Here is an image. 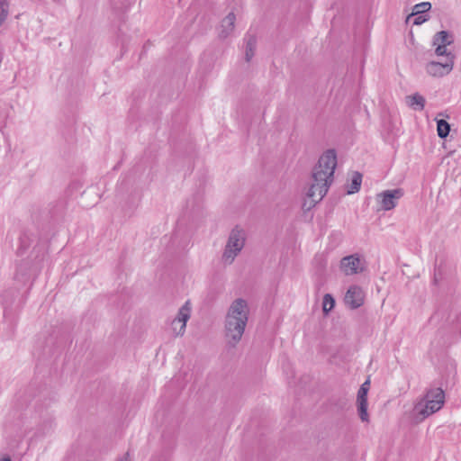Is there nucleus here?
I'll return each mask as SVG.
<instances>
[{
  "instance_id": "18",
  "label": "nucleus",
  "mask_w": 461,
  "mask_h": 461,
  "mask_svg": "<svg viewBox=\"0 0 461 461\" xmlns=\"http://www.w3.org/2000/svg\"><path fill=\"white\" fill-rule=\"evenodd\" d=\"M437 131L440 139H446L450 132V124L444 119L438 120Z\"/></svg>"
},
{
  "instance_id": "20",
  "label": "nucleus",
  "mask_w": 461,
  "mask_h": 461,
  "mask_svg": "<svg viewBox=\"0 0 461 461\" xmlns=\"http://www.w3.org/2000/svg\"><path fill=\"white\" fill-rule=\"evenodd\" d=\"M431 9V4L429 2H422L413 6L412 15H418L419 14H428L427 13Z\"/></svg>"
},
{
  "instance_id": "16",
  "label": "nucleus",
  "mask_w": 461,
  "mask_h": 461,
  "mask_svg": "<svg viewBox=\"0 0 461 461\" xmlns=\"http://www.w3.org/2000/svg\"><path fill=\"white\" fill-rule=\"evenodd\" d=\"M357 413H358L360 420L363 422H368L369 415L367 412V406H368L367 400H357Z\"/></svg>"
},
{
  "instance_id": "9",
  "label": "nucleus",
  "mask_w": 461,
  "mask_h": 461,
  "mask_svg": "<svg viewBox=\"0 0 461 461\" xmlns=\"http://www.w3.org/2000/svg\"><path fill=\"white\" fill-rule=\"evenodd\" d=\"M453 67V60H446L444 63L430 61L426 65V72L432 77H444L452 71Z\"/></svg>"
},
{
  "instance_id": "1",
  "label": "nucleus",
  "mask_w": 461,
  "mask_h": 461,
  "mask_svg": "<svg viewBox=\"0 0 461 461\" xmlns=\"http://www.w3.org/2000/svg\"><path fill=\"white\" fill-rule=\"evenodd\" d=\"M249 320V307L246 300L235 299L225 318V335L228 344L234 348L240 342Z\"/></svg>"
},
{
  "instance_id": "6",
  "label": "nucleus",
  "mask_w": 461,
  "mask_h": 461,
  "mask_svg": "<svg viewBox=\"0 0 461 461\" xmlns=\"http://www.w3.org/2000/svg\"><path fill=\"white\" fill-rule=\"evenodd\" d=\"M189 302L179 309L177 316L172 321V329L176 336H182L185 333L186 322L190 318L191 307Z\"/></svg>"
},
{
  "instance_id": "29",
  "label": "nucleus",
  "mask_w": 461,
  "mask_h": 461,
  "mask_svg": "<svg viewBox=\"0 0 461 461\" xmlns=\"http://www.w3.org/2000/svg\"><path fill=\"white\" fill-rule=\"evenodd\" d=\"M0 461H11V458L10 457H5V458H2Z\"/></svg>"
},
{
  "instance_id": "7",
  "label": "nucleus",
  "mask_w": 461,
  "mask_h": 461,
  "mask_svg": "<svg viewBox=\"0 0 461 461\" xmlns=\"http://www.w3.org/2000/svg\"><path fill=\"white\" fill-rule=\"evenodd\" d=\"M344 301L350 309H357L364 304L365 293L360 286L351 285L345 294Z\"/></svg>"
},
{
  "instance_id": "14",
  "label": "nucleus",
  "mask_w": 461,
  "mask_h": 461,
  "mask_svg": "<svg viewBox=\"0 0 461 461\" xmlns=\"http://www.w3.org/2000/svg\"><path fill=\"white\" fill-rule=\"evenodd\" d=\"M362 183V174L358 171H355L352 175L351 184L347 190L348 194L357 193L360 190Z\"/></svg>"
},
{
  "instance_id": "25",
  "label": "nucleus",
  "mask_w": 461,
  "mask_h": 461,
  "mask_svg": "<svg viewBox=\"0 0 461 461\" xmlns=\"http://www.w3.org/2000/svg\"><path fill=\"white\" fill-rule=\"evenodd\" d=\"M314 263L320 271L324 270L327 264L326 259L322 256L315 257Z\"/></svg>"
},
{
  "instance_id": "24",
  "label": "nucleus",
  "mask_w": 461,
  "mask_h": 461,
  "mask_svg": "<svg viewBox=\"0 0 461 461\" xmlns=\"http://www.w3.org/2000/svg\"><path fill=\"white\" fill-rule=\"evenodd\" d=\"M442 279H443V267L441 266H435L433 281H432L433 284L435 285H439Z\"/></svg>"
},
{
  "instance_id": "27",
  "label": "nucleus",
  "mask_w": 461,
  "mask_h": 461,
  "mask_svg": "<svg viewBox=\"0 0 461 461\" xmlns=\"http://www.w3.org/2000/svg\"><path fill=\"white\" fill-rule=\"evenodd\" d=\"M116 461H131L129 452H126L122 456L119 457Z\"/></svg>"
},
{
  "instance_id": "10",
  "label": "nucleus",
  "mask_w": 461,
  "mask_h": 461,
  "mask_svg": "<svg viewBox=\"0 0 461 461\" xmlns=\"http://www.w3.org/2000/svg\"><path fill=\"white\" fill-rule=\"evenodd\" d=\"M328 192V185L322 183V185L312 181L308 189L306 196L310 199L309 208L313 207L317 203L322 200Z\"/></svg>"
},
{
  "instance_id": "23",
  "label": "nucleus",
  "mask_w": 461,
  "mask_h": 461,
  "mask_svg": "<svg viewBox=\"0 0 461 461\" xmlns=\"http://www.w3.org/2000/svg\"><path fill=\"white\" fill-rule=\"evenodd\" d=\"M19 241H20L19 250H22V249L24 250V249H28L31 245V239H30L29 234L26 231H23V233L20 235Z\"/></svg>"
},
{
  "instance_id": "13",
  "label": "nucleus",
  "mask_w": 461,
  "mask_h": 461,
  "mask_svg": "<svg viewBox=\"0 0 461 461\" xmlns=\"http://www.w3.org/2000/svg\"><path fill=\"white\" fill-rule=\"evenodd\" d=\"M407 98L410 99L409 105L412 107L414 110L422 111L424 109L426 100L421 95L415 93L412 95L408 96Z\"/></svg>"
},
{
  "instance_id": "22",
  "label": "nucleus",
  "mask_w": 461,
  "mask_h": 461,
  "mask_svg": "<svg viewBox=\"0 0 461 461\" xmlns=\"http://www.w3.org/2000/svg\"><path fill=\"white\" fill-rule=\"evenodd\" d=\"M435 46H436V49H435L436 55L445 56L446 60H453L454 61L455 56L450 51H447V47L441 46V45H435Z\"/></svg>"
},
{
  "instance_id": "28",
  "label": "nucleus",
  "mask_w": 461,
  "mask_h": 461,
  "mask_svg": "<svg viewBox=\"0 0 461 461\" xmlns=\"http://www.w3.org/2000/svg\"><path fill=\"white\" fill-rule=\"evenodd\" d=\"M302 207H303V210H310L311 209V208H309V204H308V201L307 200H304Z\"/></svg>"
},
{
  "instance_id": "30",
  "label": "nucleus",
  "mask_w": 461,
  "mask_h": 461,
  "mask_svg": "<svg viewBox=\"0 0 461 461\" xmlns=\"http://www.w3.org/2000/svg\"><path fill=\"white\" fill-rule=\"evenodd\" d=\"M56 3H61V0H53Z\"/></svg>"
},
{
  "instance_id": "15",
  "label": "nucleus",
  "mask_w": 461,
  "mask_h": 461,
  "mask_svg": "<svg viewBox=\"0 0 461 461\" xmlns=\"http://www.w3.org/2000/svg\"><path fill=\"white\" fill-rule=\"evenodd\" d=\"M257 45V39L253 35H249L247 38L246 50H245V59L249 62L255 54V49Z\"/></svg>"
},
{
  "instance_id": "3",
  "label": "nucleus",
  "mask_w": 461,
  "mask_h": 461,
  "mask_svg": "<svg viewBox=\"0 0 461 461\" xmlns=\"http://www.w3.org/2000/svg\"><path fill=\"white\" fill-rule=\"evenodd\" d=\"M337 166V154L335 149L326 150L320 158L318 164L312 169V181L322 185H328V188L333 181V174Z\"/></svg>"
},
{
  "instance_id": "26",
  "label": "nucleus",
  "mask_w": 461,
  "mask_h": 461,
  "mask_svg": "<svg viewBox=\"0 0 461 461\" xmlns=\"http://www.w3.org/2000/svg\"><path fill=\"white\" fill-rule=\"evenodd\" d=\"M415 19L413 21V24L414 25H420L422 24L423 23L427 22L429 19V14H419L418 15H415Z\"/></svg>"
},
{
  "instance_id": "5",
  "label": "nucleus",
  "mask_w": 461,
  "mask_h": 461,
  "mask_svg": "<svg viewBox=\"0 0 461 461\" xmlns=\"http://www.w3.org/2000/svg\"><path fill=\"white\" fill-rule=\"evenodd\" d=\"M404 195L402 188L387 189L376 194L379 210L390 211L395 208L399 200Z\"/></svg>"
},
{
  "instance_id": "19",
  "label": "nucleus",
  "mask_w": 461,
  "mask_h": 461,
  "mask_svg": "<svg viewBox=\"0 0 461 461\" xmlns=\"http://www.w3.org/2000/svg\"><path fill=\"white\" fill-rule=\"evenodd\" d=\"M335 306V299L330 294H326L322 299V311L328 314Z\"/></svg>"
},
{
  "instance_id": "11",
  "label": "nucleus",
  "mask_w": 461,
  "mask_h": 461,
  "mask_svg": "<svg viewBox=\"0 0 461 461\" xmlns=\"http://www.w3.org/2000/svg\"><path fill=\"white\" fill-rule=\"evenodd\" d=\"M235 14L231 12L226 17H224L221 23V32L219 33L220 38H227L234 29Z\"/></svg>"
},
{
  "instance_id": "4",
  "label": "nucleus",
  "mask_w": 461,
  "mask_h": 461,
  "mask_svg": "<svg viewBox=\"0 0 461 461\" xmlns=\"http://www.w3.org/2000/svg\"><path fill=\"white\" fill-rule=\"evenodd\" d=\"M245 240L246 235L243 229L236 226L231 230L222 254V260L226 264H231L234 261L235 258L244 248Z\"/></svg>"
},
{
  "instance_id": "21",
  "label": "nucleus",
  "mask_w": 461,
  "mask_h": 461,
  "mask_svg": "<svg viewBox=\"0 0 461 461\" xmlns=\"http://www.w3.org/2000/svg\"><path fill=\"white\" fill-rule=\"evenodd\" d=\"M370 388V381L369 379L366 380L357 391V400H367V393Z\"/></svg>"
},
{
  "instance_id": "17",
  "label": "nucleus",
  "mask_w": 461,
  "mask_h": 461,
  "mask_svg": "<svg viewBox=\"0 0 461 461\" xmlns=\"http://www.w3.org/2000/svg\"><path fill=\"white\" fill-rule=\"evenodd\" d=\"M451 333L456 339L461 337V312L455 313V317L451 321Z\"/></svg>"
},
{
  "instance_id": "2",
  "label": "nucleus",
  "mask_w": 461,
  "mask_h": 461,
  "mask_svg": "<svg viewBox=\"0 0 461 461\" xmlns=\"http://www.w3.org/2000/svg\"><path fill=\"white\" fill-rule=\"evenodd\" d=\"M445 403V392L441 387H432L426 391L423 398L415 404L413 414L421 421L429 415L438 411Z\"/></svg>"
},
{
  "instance_id": "8",
  "label": "nucleus",
  "mask_w": 461,
  "mask_h": 461,
  "mask_svg": "<svg viewBox=\"0 0 461 461\" xmlns=\"http://www.w3.org/2000/svg\"><path fill=\"white\" fill-rule=\"evenodd\" d=\"M340 269L347 275H355L361 273L364 267L361 266L360 257L357 254L344 257L340 260Z\"/></svg>"
},
{
  "instance_id": "12",
  "label": "nucleus",
  "mask_w": 461,
  "mask_h": 461,
  "mask_svg": "<svg viewBox=\"0 0 461 461\" xmlns=\"http://www.w3.org/2000/svg\"><path fill=\"white\" fill-rule=\"evenodd\" d=\"M454 42V34L448 31H440L433 36L432 44L447 47Z\"/></svg>"
}]
</instances>
